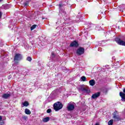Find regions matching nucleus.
Here are the masks:
<instances>
[{"instance_id": "nucleus-31", "label": "nucleus", "mask_w": 125, "mask_h": 125, "mask_svg": "<svg viewBox=\"0 0 125 125\" xmlns=\"http://www.w3.org/2000/svg\"><path fill=\"white\" fill-rule=\"evenodd\" d=\"M2 0H0V1H2Z\"/></svg>"}, {"instance_id": "nucleus-13", "label": "nucleus", "mask_w": 125, "mask_h": 125, "mask_svg": "<svg viewBox=\"0 0 125 125\" xmlns=\"http://www.w3.org/2000/svg\"><path fill=\"white\" fill-rule=\"evenodd\" d=\"M89 83L90 85H91V86H93L94 85H95V80H91L90 81H89Z\"/></svg>"}, {"instance_id": "nucleus-17", "label": "nucleus", "mask_w": 125, "mask_h": 125, "mask_svg": "<svg viewBox=\"0 0 125 125\" xmlns=\"http://www.w3.org/2000/svg\"><path fill=\"white\" fill-rule=\"evenodd\" d=\"M82 82H86V78L85 77V76H82L81 78Z\"/></svg>"}, {"instance_id": "nucleus-5", "label": "nucleus", "mask_w": 125, "mask_h": 125, "mask_svg": "<svg viewBox=\"0 0 125 125\" xmlns=\"http://www.w3.org/2000/svg\"><path fill=\"white\" fill-rule=\"evenodd\" d=\"M115 41L118 44H120V45H124L125 46V42L122 41V40L119 39V38H116L115 39Z\"/></svg>"}, {"instance_id": "nucleus-25", "label": "nucleus", "mask_w": 125, "mask_h": 125, "mask_svg": "<svg viewBox=\"0 0 125 125\" xmlns=\"http://www.w3.org/2000/svg\"><path fill=\"white\" fill-rule=\"evenodd\" d=\"M52 57H54V56H55L54 53H52Z\"/></svg>"}, {"instance_id": "nucleus-1", "label": "nucleus", "mask_w": 125, "mask_h": 125, "mask_svg": "<svg viewBox=\"0 0 125 125\" xmlns=\"http://www.w3.org/2000/svg\"><path fill=\"white\" fill-rule=\"evenodd\" d=\"M54 109L57 112L63 108V104L60 102H57L53 104Z\"/></svg>"}, {"instance_id": "nucleus-9", "label": "nucleus", "mask_w": 125, "mask_h": 125, "mask_svg": "<svg viewBox=\"0 0 125 125\" xmlns=\"http://www.w3.org/2000/svg\"><path fill=\"white\" fill-rule=\"evenodd\" d=\"M73 109H75V105L69 103L67 106V110L68 111H72Z\"/></svg>"}, {"instance_id": "nucleus-18", "label": "nucleus", "mask_w": 125, "mask_h": 125, "mask_svg": "<svg viewBox=\"0 0 125 125\" xmlns=\"http://www.w3.org/2000/svg\"><path fill=\"white\" fill-rule=\"evenodd\" d=\"M36 27H37V25L36 24H34L33 25H32L30 28L31 31H33V30H34V29H36Z\"/></svg>"}, {"instance_id": "nucleus-22", "label": "nucleus", "mask_w": 125, "mask_h": 125, "mask_svg": "<svg viewBox=\"0 0 125 125\" xmlns=\"http://www.w3.org/2000/svg\"><path fill=\"white\" fill-rule=\"evenodd\" d=\"M47 113H48V114H50V113H51V109H48L47 110Z\"/></svg>"}, {"instance_id": "nucleus-11", "label": "nucleus", "mask_w": 125, "mask_h": 125, "mask_svg": "<svg viewBox=\"0 0 125 125\" xmlns=\"http://www.w3.org/2000/svg\"><path fill=\"white\" fill-rule=\"evenodd\" d=\"M80 90L82 91L83 92H85L86 93H89V92H90V91L89 90V89L86 88H84L83 87H81L80 88Z\"/></svg>"}, {"instance_id": "nucleus-2", "label": "nucleus", "mask_w": 125, "mask_h": 125, "mask_svg": "<svg viewBox=\"0 0 125 125\" xmlns=\"http://www.w3.org/2000/svg\"><path fill=\"white\" fill-rule=\"evenodd\" d=\"M76 53L77 55H79V56L82 55V54H83V53H84V48L81 47H79L77 49L76 51Z\"/></svg>"}, {"instance_id": "nucleus-3", "label": "nucleus", "mask_w": 125, "mask_h": 125, "mask_svg": "<svg viewBox=\"0 0 125 125\" xmlns=\"http://www.w3.org/2000/svg\"><path fill=\"white\" fill-rule=\"evenodd\" d=\"M59 6L60 8V13H61L62 16H66V12L64 11V9L62 8L63 5L59 4Z\"/></svg>"}, {"instance_id": "nucleus-15", "label": "nucleus", "mask_w": 125, "mask_h": 125, "mask_svg": "<svg viewBox=\"0 0 125 125\" xmlns=\"http://www.w3.org/2000/svg\"><path fill=\"white\" fill-rule=\"evenodd\" d=\"M49 120H50V119L49 118V117H47L43 118L42 121L43 122V123H47V122H48Z\"/></svg>"}, {"instance_id": "nucleus-4", "label": "nucleus", "mask_w": 125, "mask_h": 125, "mask_svg": "<svg viewBox=\"0 0 125 125\" xmlns=\"http://www.w3.org/2000/svg\"><path fill=\"white\" fill-rule=\"evenodd\" d=\"M123 92H120L119 93L120 96L121 97V100L123 102H125V88L123 90Z\"/></svg>"}, {"instance_id": "nucleus-21", "label": "nucleus", "mask_w": 125, "mask_h": 125, "mask_svg": "<svg viewBox=\"0 0 125 125\" xmlns=\"http://www.w3.org/2000/svg\"><path fill=\"white\" fill-rule=\"evenodd\" d=\"M24 5V6H27L28 5H29V2H26L25 3H23Z\"/></svg>"}, {"instance_id": "nucleus-10", "label": "nucleus", "mask_w": 125, "mask_h": 125, "mask_svg": "<svg viewBox=\"0 0 125 125\" xmlns=\"http://www.w3.org/2000/svg\"><path fill=\"white\" fill-rule=\"evenodd\" d=\"M70 46L71 47H77L79 46V44L78 43V42L74 41L70 43Z\"/></svg>"}, {"instance_id": "nucleus-24", "label": "nucleus", "mask_w": 125, "mask_h": 125, "mask_svg": "<svg viewBox=\"0 0 125 125\" xmlns=\"http://www.w3.org/2000/svg\"><path fill=\"white\" fill-rule=\"evenodd\" d=\"M65 17L66 18H64V20H65V21H67V20L69 19V17L66 16Z\"/></svg>"}, {"instance_id": "nucleus-7", "label": "nucleus", "mask_w": 125, "mask_h": 125, "mask_svg": "<svg viewBox=\"0 0 125 125\" xmlns=\"http://www.w3.org/2000/svg\"><path fill=\"white\" fill-rule=\"evenodd\" d=\"M21 59H22V55L21 54L18 53L15 55L14 61H18L21 60Z\"/></svg>"}, {"instance_id": "nucleus-30", "label": "nucleus", "mask_w": 125, "mask_h": 125, "mask_svg": "<svg viewBox=\"0 0 125 125\" xmlns=\"http://www.w3.org/2000/svg\"><path fill=\"white\" fill-rule=\"evenodd\" d=\"M44 19V18H42V20H43Z\"/></svg>"}, {"instance_id": "nucleus-16", "label": "nucleus", "mask_w": 125, "mask_h": 125, "mask_svg": "<svg viewBox=\"0 0 125 125\" xmlns=\"http://www.w3.org/2000/svg\"><path fill=\"white\" fill-rule=\"evenodd\" d=\"M22 105L25 107H28V106H29V102L27 101H25L24 102L22 103Z\"/></svg>"}, {"instance_id": "nucleus-23", "label": "nucleus", "mask_w": 125, "mask_h": 125, "mask_svg": "<svg viewBox=\"0 0 125 125\" xmlns=\"http://www.w3.org/2000/svg\"><path fill=\"white\" fill-rule=\"evenodd\" d=\"M22 118L24 120H27V119H28L27 116H23Z\"/></svg>"}, {"instance_id": "nucleus-28", "label": "nucleus", "mask_w": 125, "mask_h": 125, "mask_svg": "<svg viewBox=\"0 0 125 125\" xmlns=\"http://www.w3.org/2000/svg\"><path fill=\"white\" fill-rule=\"evenodd\" d=\"M15 64H18V62H15Z\"/></svg>"}, {"instance_id": "nucleus-12", "label": "nucleus", "mask_w": 125, "mask_h": 125, "mask_svg": "<svg viewBox=\"0 0 125 125\" xmlns=\"http://www.w3.org/2000/svg\"><path fill=\"white\" fill-rule=\"evenodd\" d=\"M10 96H11V94L5 93L2 95V98H4V99H8V98H9V97H10Z\"/></svg>"}, {"instance_id": "nucleus-20", "label": "nucleus", "mask_w": 125, "mask_h": 125, "mask_svg": "<svg viewBox=\"0 0 125 125\" xmlns=\"http://www.w3.org/2000/svg\"><path fill=\"white\" fill-rule=\"evenodd\" d=\"M27 61H29V62H31L32 61V58H31L30 57H28L27 58Z\"/></svg>"}, {"instance_id": "nucleus-14", "label": "nucleus", "mask_w": 125, "mask_h": 125, "mask_svg": "<svg viewBox=\"0 0 125 125\" xmlns=\"http://www.w3.org/2000/svg\"><path fill=\"white\" fill-rule=\"evenodd\" d=\"M24 112L26 115H31V110L28 108H25Z\"/></svg>"}, {"instance_id": "nucleus-29", "label": "nucleus", "mask_w": 125, "mask_h": 125, "mask_svg": "<svg viewBox=\"0 0 125 125\" xmlns=\"http://www.w3.org/2000/svg\"><path fill=\"white\" fill-rule=\"evenodd\" d=\"M78 19H80V20H81V18L80 17H78Z\"/></svg>"}, {"instance_id": "nucleus-6", "label": "nucleus", "mask_w": 125, "mask_h": 125, "mask_svg": "<svg viewBox=\"0 0 125 125\" xmlns=\"http://www.w3.org/2000/svg\"><path fill=\"white\" fill-rule=\"evenodd\" d=\"M113 118L116 121H121V118H120V116H119V114L117 111L114 112Z\"/></svg>"}, {"instance_id": "nucleus-8", "label": "nucleus", "mask_w": 125, "mask_h": 125, "mask_svg": "<svg viewBox=\"0 0 125 125\" xmlns=\"http://www.w3.org/2000/svg\"><path fill=\"white\" fill-rule=\"evenodd\" d=\"M100 96V92H97L95 94H93L91 96V99H95L96 98H98Z\"/></svg>"}, {"instance_id": "nucleus-19", "label": "nucleus", "mask_w": 125, "mask_h": 125, "mask_svg": "<svg viewBox=\"0 0 125 125\" xmlns=\"http://www.w3.org/2000/svg\"><path fill=\"white\" fill-rule=\"evenodd\" d=\"M108 125H113V120H112V119L110 120L108 122Z\"/></svg>"}, {"instance_id": "nucleus-27", "label": "nucleus", "mask_w": 125, "mask_h": 125, "mask_svg": "<svg viewBox=\"0 0 125 125\" xmlns=\"http://www.w3.org/2000/svg\"><path fill=\"white\" fill-rule=\"evenodd\" d=\"M2 120V117H1V116H0V121H1Z\"/></svg>"}, {"instance_id": "nucleus-26", "label": "nucleus", "mask_w": 125, "mask_h": 125, "mask_svg": "<svg viewBox=\"0 0 125 125\" xmlns=\"http://www.w3.org/2000/svg\"><path fill=\"white\" fill-rule=\"evenodd\" d=\"M1 15H2L1 12H0V18H1Z\"/></svg>"}]
</instances>
